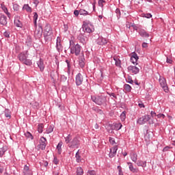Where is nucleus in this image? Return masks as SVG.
I'll use <instances>...</instances> for the list:
<instances>
[{
    "instance_id": "aec40b11",
    "label": "nucleus",
    "mask_w": 175,
    "mask_h": 175,
    "mask_svg": "<svg viewBox=\"0 0 175 175\" xmlns=\"http://www.w3.org/2000/svg\"><path fill=\"white\" fill-rule=\"evenodd\" d=\"M37 64L38 68H40V72H43L44 70V63L43 59H40L39 61L37 62Z\"/></svg>"
},
{
    "instance_id": "09e8293b",
    "label": "nucleus",
    "mask_w": 175,
    "mask_h": 175,
    "mask_svg": "<svg viewBox=\"0 0 175 175\" xmlns=\"http://www.w3.org/2000/svg\"><path fill=\"white\" fill-rule=\"evenodd\" d=\"M54 165H58L59 163V159L57 158V157L54 156L53 161Z\"/></svg>"
},
{
    "instance_id": "393cba45",
    "label": "nucleus",
    "mask_w": 175,
    "mask_h": 175,
    "mask_svg": "<svg viewBox=\"0 0 175 175\" xmlns=\"http://www.w3.org/2000/svg\"><path fill=\"white\" fill-rule=\"evenodd\" d=\"M40 28H41V31L40 30L36 31L35 32V35L36 36V38H38V39H40V38H42V35L43 33V27H42V26H39Z\"/></svg>"
},
{
    "instance_id": "c03bdc74",
    "label": "nucleus",
    "mask_w": 175,
    "mask_h": 175,
    "mask_svg": "<svg viewBox=\"0 0 175 175\" xmlns=\"http://www.w3.org/2000/svg\"><path fill=\"white\" fill-rule=\"evenodd\" d=\"M111 150V152L113 154H117V150H118V146H113L112 148L110 149V150Z\"/></svg>"
},
{
    "instance_id": "680f3d73",
    "label": "nucleus",
    "mask_w": 175,
    "mask_h": 175,
    "mask_svg": "<svg viewBox=\"0 0 175 175\" xmlns=\"http://www.w3.org/2000/svg\"><path fill=\"white\" fill-rule=\"evenodd\" d=\"M170 150V146H165L163 149V152H166L167 151H169Z\"/></svg>"
},
{
    "instance_id": "412c9836",
    "label": "nucleus",
    "mask_w": 175,
    "mask_h": 175,
    "mask_svg": "<svg viewBox=\"0 0 175 175\" xmlns=\"http://www.w3.org/2000/svg\"><path fill=\"white\" fill-rule=\"evenodd\" d=\"M64 144V142H62V141L59 142L56 147V150H57V154L59 155H61V154H62V146Z\"/></svg>"
},
{
    "instance_id": "1a4fd4ad",
    "label": "nucleus",
    "mask_w": 175,
    "mask_h": 175,
    "mask_svg": "<svg viewBox=\"0 0 175 175\" xmlns=\"http://www.w3.org/2000/svg\"><path fill=\"white\" fill-rule=\"evenodd\" d=\"M46 146H47V139L44 137H42L40 139V144L38 145L39 150L42 151L46 150Z\"/></svg>"
},
{
    "instance_id": "13d9d810",
    "label": "nucleus",
    "mask_w": 175,
    "mask_h": 175,
    "mask_svg": "<svg viewBox=\"0 0 175 175\" xmlns=\"http://www.w3.org/2000/svg\"><path fill=\"white\" fill-rule=\"evenodd\" d=\"M88 87V80L86 79V81L84 83L83 87H82V90H85Z\"/></svg>"
},
{
    "instance_id": "f03ea898",
    "label": "nucleus",
    "mask_w": 175,
    "mask_h": 175,
    "mask_svg": "<svg viewBox=\"0 0 175 175\" xmlns=\"http://www.w3.org/2000/svg\"><path fill=\"white\" fill-rule=\"evenodd\" d=\"M29 55L28 51H25L18 55V58L22 64L27 65V66H31L32 65V60L27 59Z\"/></svg>"
},
{
    "instance_id": "423d86ee",
    "label": "nucleus",
    "mask_w": 175,
    "mask_h": 175,
    "mask_svg": "<svg viewBox=\"0 0 175 175\" xmlns=\"http://www.w3.org/2000/svg\"><path fill=\"white\" fill-rule=\"evenodd\" d=\"M69 148H79L80 147V137H75L68 145Z\"/></svg>"
},
{
    "instance_id": "37998d69",
    "label": "nucleus",
    "mask_w": 175,
    "mask_h": 175,
    "mask_svg": "<svg viewBox=\"0 0 175 175\" xmlns=\"http://www.w3.org/2000/svg\"><path fill=\"white\" fill-rule=\"evenodd\" d=\"M115 12L116 13L118 20H119V18H121V10H120L119 8H117Z\"/></svg>"
},
{
    "instance_id": "603ef678",
    "label": "nucleus",
    "mask_w": 175,
    "mask_h": 175,
    "mask_svg": "<svg viewBox=\"0 0 175 175\" xmlns=\"http://www.w3.org/2000/svg\"><path fill=\"white\" fill-rule=\"evenodd\" d=\"M103 3H106V1L105 0L98 1V6H100V8H103Z\"/></svg>"
},
{
    "instance_id": "c9c22d12",
    "label": "nucleus",
    "mask_w": 175,
    "mask_h": 175,
    "mask_svg": "<svg viewBox=\"0 0 175 175\" xmlns=\"http://www.w3.org/2000/svg\"><path fill=\"white\" fill-rule=\"evenodd\" d=\"M152 134V132L148 131V130H146V133L144 135V139L146 140V142H148V140H150V135Z\"/></svg>"
},
{
    "instance_id": "79ce46f5",
    "label": "nucleus",
    "mask_w": 175,
    "mask_h": 175,
    "mask_svg": "<svg viewBox=\"0 0 175 175\" xmlns=\"http://www.w3.org/2000/svg\"><path fill=\"white\" fill-rule=\"evenodd\" d=\"M26 43L27 46H29L31 43H32V38H31L30 36H27V39H26Z\"/></svg>"
},
{
    "instance_id": "dca6fc26",
    "label": "nucleus",
    "mask_w": 175,
    "mask_h": 175,
    "mask_svg": "<svg viewBox=\"0 0 175 175\" xmlns=\"http://www.w3.org/2000/svg\"><path fill=\"white\" fill-rule=\"evenodd\" d=\"M96 42L97 44H99V46H105V44H107V40L103 37H99Z\"/></svg>"
},
{
    "instance_id": "ea45409f",
    "label": "nucleus",
    "mask_w": 175,
    "mask_h": 175,
    "mask_svg": "<svg viewBox=\"0 0 175 175\" xmlns=\"http://www.w3.org/2000/svg\"><path fill=\"white\" fill-rule=\"evenodd\" d=\"M126 118V111H124L121 114H120V119L121 121H125Z\"/></svg>"
},
{
    "instance_id": "72a5a7b5",
    "label": "nucleus",
    "mask_w": 175,
    "mask_h": 175,
    "mask_svg": "<svg viewBox=\"0 0 175 175\" xmlns=\"http://www.w3.org/2000/svg\"><path fill=\"white\" fill-rule=\"evenodd\" d=\"M53 131H54V125L51 124L46 128L45 133H47V135H49V133H51Z\"/></svg>"
},
{
    "instance_id": "6e6d98bb",
    "label": "nucleus",
    "mask_w": 175,
    "mask_h": 175,
    "mask_svg": "<svg viewBox=\"0 0 175 175\" xmlns=\"http://www.w3.org/2000/svg\"><path fill=\"white\" fill-rule=\"evenodd\" d=\"M66 63L67 64L68 70H70V61L66 59Z\"/></svg>"
},
{
    "instance_id": "6e6552de",
    "label": "nucleus",
    "mask_w": 175,
    "mask_h": 175,
    "mask_svg": "<svg viewBox=\"0 0 175 175\" xmlns=\"http://www.w3.org/2000/svg\"><path fill=\"white\" fill-rule=\"evenodd\" d=\"M83 81H84V77L82 73L79 72L75 77V84L79 87L83 84Z\"/></svg>"
},
{
    "instance_id": "cd10ccee",
    "label": "nucleus",
    "mask_w": 175,
    "mask_h": 175,
    "mask_svg": "<svg viewBox=\"0 0 175 175\" xmlns=\"http://www.w3.org/2000/svg\"><path fill=\"white\" fill-rule=\"evenodd\" d=\"M131 157V159L133 161V162H135V163H136L137 162V154L135 153V152H132L130 154Z\"/></svg>"
},
{
    "instance_id": "c85d7f7f",
    "label": "nucleus",
    "mask_w": 175,
    "mask_h": 175,
    "mask_svg": "<svg viewBox=\"0 0 175 175\" xmlns=\"http://www.w3.org/2000/svg\"><path fill=\"white\" fill-rule=\"evenodd\" d=\"M5 151H8V147L6 146H3L0 148V158H2V157H3Z\"/></svg>"
},
{
    "instance_id": "6ab92c4d",
    "label": "nucleus",
    "mask_w": 175,
    "mask_h": 175,
    "mask_svg": "<svg viewBox=\"0 0 175 175\" xmlns=\"http://www.w3.org/2000/svg\"><path fill=\"white\" fill-rule=\"evenodd\" d=\"M23 174L24 175H32V170H29V167L27 165L24 166L23 168Z\"/></svg>"
},
{
    "instance_id": "473e14b6",
    "label": "nucleus",
    "mask_w": 175,
    "mask_h": 175,
    "mask_svg": "<svg viewBox=\"0 0 175 175\" xmlns=\"http://www.w3.org/2000/svg\"><path fill=\"white\" fill-rule=\"evenodd\" d=\"M79 14L81 16H90V14H91V13L88 12L85 10L81 9V10H79Z\"/></svg>"
},
{
    "instance_id": "a211bd4d",
    "label": "nucleus",
    "mask_w": 175,
    "mask_h": 175,
    "mask_svg": "<svg viewBox=\"0 0 175 175\" xmlns=\"http://www.w3.org/2000/svg\"><path fill=\"white\" fill-rule=\"evenodd\" d=\"M137 59H139V56H137V53L133 52L131 57V62L135 64H136V62H137Z\"/></svg>"
},
{
    "instance_id": "39448f33",
    "label": "nucleus",
    "mask_w": 175,
    "mask_h": 175,
    "mask_svg": "<svg viewBox=\"0 0 175 175\" xmlns=\"http://www.w3.org/2000/svg\"><path fill=\"white\" fill-rule=\"evenodd\" d=\"M70 45L71 46L70 47V53L75 54V55H77V56L80 55V53L81 52V46H80V44H72L70 41Z\"/></svg>"
},
{
    "instance_id": "2eb2a0df",
    "label": "nucleus",
    "mask_w": 175,
    "mask_h": 175,
    "mask_svg": "<svg viewBox=\"0 0 175 175\" xmlns=\"http://www.w3.org/2000/svg\"><path fill=\"white\" fill-rule=\"evenodd\" d=\"M78 39L79 42L83 44H85L87 42H88V38L81 33L78 36Z\"/></svg>"
},
{
    "instance_id": "f257e3e1",
    "label": "nucleus",
    "mask_w": 175,
    "mask_h": 175,
    "mask_svg": "<svg viewBox=\"0 0 175 175\" xmlns=\"http://www.w3.org/2000/svg\"><path fill=\"white\" fill-rule=\"evenodd\" d=\"M43 35L45 43H49V42H51V40H53V28H51L50 24L46 23Z\"/></svg>"
},
{
    "instance_id": "f3484780",
    "label": "nucleus",
    "mask_w": 175,
    "mask_h": 175,
    "mask_svg": "<svg viewBox=\"0 0 175 175\" xmlns=\"http://www.w3.org/2000/svg\"><path fill=\"white\" fill-rule=\"evenodd\" d=\"M0 24L1 25H6L8 24V17L4 14L0 16Z\"/></svg>"
},
{
    "instance_id": "49530a36",
    "label": "nucleus",
    "mask_w": 175,
    "mask_h": 175,
    "mask_svg": "<svg viewBox=\"0 0 175 175\" xmlns=\"http://www.w3.org/2000/svg\"><path fill=\"white\" fill-rule=\"evenodd\" d=\"M109 142L110 143V144H112V146H113V144H116V139H114V138L109 137Z\"/></svg>"
},
{
    "instance_id": "864d4df0",
    "label": "nucleus",
    "mask_w": 175,
    "mask_h": 175,
    "mask_svg": "<svg viewBox=\"0 0 175 175\" xmlns=\"http://www.w3.org/2000/svg\"><path fill=\"white\" fill-rule=\"evenodd\" d=\"M55 75H57V72L55 71L51 72V77L52 80H54V79H55Z\"/></svg>"
},
{
    "instance_id": "9d476101",
    "label": "nucleus",
    "mask_w": 175,
    "mask_h": 175,
    "mask_svg": "<svg viewBox=\"0 0 175 175\" xmlns=\"http://www.w3.org/2000/svg\"><path fill=\"white\" fill-rule=\"evenodd\" d=\"M55 47L58 53H61V51L64 50V46H62V40H61V37L59 36L57 37Z\"/></svg>"
},
{
    "instance_id": "4be33fe9",
    "label": "nucleus",
    "mask_w": 175,
    "mask_h": 175,
    "mask_svg": "<svg viewBox=\"0 0 175 175\" xmlns=\"http://www.w3.org/2000/svg\"><path fill=\"white\" fill-rule=\"evenodd\" d=\"M127 165H129V170L132 172V173H137L139 170L133 167V164L131 162H128Z\"/></svg>"
},
{
    "instance_id": "ddd939ff",
    "label": "nucleus",
    "mask_w": 175,
    "mask_h": 175,
    "mask_svg": "<svg viewBox=\"0 0 175 175\" xmlns=\"http://www.w3.org/2000/svg\"><path fill=\"white\" fill-rule=\"evenodd\" d=\"M122 128V124L121 122H115L111 125V131H120Z\"/></svg>"
},
{
    "instance_id": "3c124183",
    "label": "nucleus",
    "mask_w": 175,
    "mask_h": 175,
    "mask_svg": "<svg viewBox=\"0 0 175 175\" xmlns=\"http://www.w3.org/2000/svg\"><path fill=\"white\" fill-rule=\"evenodd\" d=\"M5 167H6V166H5V164H0V173H3Z\"/></svg>"
},
{
    "instance_id": "7c9ffc66",
    "label": "nucleus",
    "mask_w": 175,
    "mask_h": 175,
    "mask_svg": "<svg viewBox=\"0 0 175 175\" xmlns=\"http://www.w3.org/2000/svg\"><path fill=\"white\" fill-rule=\"evenodd\" d=\"M4 116H5V117H6V118H8V120H10V118H12V115H11V113H10V110L5 109L4 111Z\"/></svg>"
},
{
    "instance_id": "8fccbe9b",
    "label": "nucleus",
    "mask_w": 175,
    "mask_h": 175,
    "mask_svg": "<svg viewBox=\"0 0 175 175\" xmlns=\"http://www.w3.org/2000/svg\"><path fill=\"white\" fill-rule=\"evenodd\" d=\"M87 175H96V172L95 170H88Z\"/></svg>"
},
{
    "instance_id": "f704fd0d",
    "label": "nucleus",
    "mask_w": 175,
    "mask_h": 175,
    "mask_svg": "<svg viewBox=\"0 0 175 175\" xmlns=\"http://www.w3.org/2000/svg\"><path fill=\"white\" fill-rule=\"evenodd\" d=\"M23 9H25V10L29 13H32V8L28 4H25L23 7Z\"/></svg>"
},
{
    "instance_id": "4468645a",
    "label": "nucleus",
    "mask_w": 175,
    "mask_h": 175,
    "mask_svg": "<svg viewBox=\"0 0 175 175\" xmlns=\"http://www.w3.org/2000/svg\"><path fill=\"white\" fill-rule=\"evenodd\" d=\"M159 83L161 87H162V88H163L165 92H167L168 89H167V85L166 84V79H159Z\"/></svg>"
},
{
    "instance_id": "0eeeda50",
    "label": "nucleus",
    "mask_w": 175,
    "mask_h": 175,
    "mask_svg": "<svg viewBox=\"0 0 175 175\" xmlns=\"http://www.w3.org/2000/svg\"><path fill=\"white\" fill-rule=\"evenodd\" d=\"M151 119V117L150 115H145L142 117L138 118L137 120V124H139V125H144V124L148 122V120Z\"/></svg>"
},
{
    "instance_id": "e433bc0d",
    "label": "nucleus",
    "mask_w": 175,
    "mask_h": 175,
    "mask_svg": "<svg viewBox=\"0 0 175 175\" xmlns=\"http://www.w3.org/2000/svg\"><path fill=\"white\" fill-rule=\"evenodd\" d=\"M25 136L27 139H31V140H33V135L29 131H27L25 133Z\"/></svg>"
},
{
    "instance_id": "052dcab7",
    "label": "nucleus",
    "mask_w": 175,
    "mask_h": 175,
    "mask_svg": "<svg viewBox=\"0 0 175 175\" xmlns=\"http://www.w3.org/2000/svg\"><path fill=\"white\" fill-rule=\"evenodd\" d=\"M144 17H146V18H151V17H152V15L150 13L144 14Z\"/></svg>"
},
{
    "instance_id": "69168bd1",
    "label": "nucleus",
    "mask_w": 175,
    "mask_h": 175,
    "mask_svg": "<svg viewBox=\"0 0 175 175\" xmlns=\"http://www.w3.org/2000/svg\"><path fill=\"white\" fill-rule=\"evenodd\" d=\"M74 14H75V16H76V17H77L79 16V14H80V10H75Z\"/></svg>"
},
{
    "instance_id": "4c0bfd02",
    "label": "nucleus",
    "mask_w": 175,
    "mask_h": 175,
    "mask_svg": "<svg viewBox=\"0 0 175 175\" xmlns=\"http://www.w3.org/2000/svg\"><path fill=\"white\" fill-rule=\"evenodd\" d=\"M72 142V135L69 134L67 137H65V142L66 144H70V142Z\"/></svg>"
},
{
    "instance_id": "bf43d9fd",
    "label": "nucleus",
    "mask_w": 175,
    "mask_h": 175,
    "mask_svg": "<svg viewBox=\"0 0 175 175\" xmlns=\"http://www.w3.org/2000/svg\"><path fill=\"white\" fill-rule=\"evenodd\" d=\"M68 80V77L65 75H61V81H66Z\"/></svg>"
},
{
    "instance_id": "5701e85b",
    "label": "nucleus",
    "mask_w": 175,
    "mask_h": 175,
    "mask_svg": "<svg viewBox=\"0 0 175 175\" xmlns=\"http://www.w3.org/2000/svg\"><path fill=\"white\" fill-rule=\"evenodd\" d=\"M113 61H115L116 66L121 68V60L120 59V57H118V56H114Z\"/></svg>"
},
{
    "instance_id": "a19ab883",
    "label": "nucleus",
    "mask_w": 175,
    "mask_h": 175,
    "mask_svg": "<svg viewBox=\"0 0 175 175\" xmlns=\"http://www.w3.org/2000/svg\"><path fill=\"white\" fill-rule=\"evenodd\" d=\"M14 25L16 27H18V28H21L23 27V23L19 20L14 21Z\"/></svg>"
},
{
    "instance_id": "a878e982",
    "label": "nucleus",
    "mask_w": 175,
    "mask_h": 175,
    "mask_svg": "<svg viewBox=\"0 0 175 175\" xmlns=\"http://www.w3.org/2000/svg\"><path fill=\"white\" fill-rule=\"evenodd\" d=\"M79 152H80V150H78V151L76 152V154H75L76 162L77 163H80V162H81L82 161L81 156L80 155Z\"/></svg>"
},
{
    "instance_id": "b1692460",
    "label": "nucleus",
    "mask_w": 175,
    "mask_h": 175,
    "mask_svg": "<svg viewBox=\"0 0 175 175\" xmlns=\"http://www.w3.org/2000/svg\"><path fill=\"white\" fill-rule=\"evenodd\" d=\"M85 58H84V56H81L79 58V65L80 66V68H84V66H85Z\"/></svg>"
},
{
    "instance_id": "0e129e2a",
    "label": "nucleus",
    "mask_w": 175,
    "mask_h": 175,
    "mask_svg": "<svg viewBox=\"0 0 175 175\" xmlns=\"http://www.w3.org/2000/svg\"><path fill=\"white\" fill-rule=\"evenodd\" d=\"M157 116L158 118H165V115L163 113H159Z\"/></svg>"
},
{
    "instance_id": "2f4dec72",
    "label": "nucleus",
    "mask_w": 175,
    "mask_h": 175,
    "mask_svg": "<svg viewBox=\"0 0 175 175\" xmlns=\"http://www.w3.org/2000/svg\"><path fill=\"white\" fill-rule=\"evenodd\" d=\"M137 166H142V167H146V166H147V161H143L139 160L137 162Z\"/></svg>"
},
{
    "instance_id": "4d7b16f0",
    "label": "nucleus",
    "mask_w": 175,
    "mask_h": 175,
    "mask_svg": "<svg viewBox=\"0 0 175 175\" xmlns=\"http://www.w3.org/2000/svg\"><path fill=\"white\" fill-rule=\"evenodd\" d=\"M108 95L109 96H112L113 98H114L115 99H118V97L116 96V94L114 93H110V92H107Z\"/></svg>"
},
{
    "instance_id": "338daca9",
    "label": "nucleus",
    "mask_w": 175,
    "mask_h": 175,
    "mask_svg": "<svg viewBox=\"0 0 175 175\" xmlns=\"http://www.w3.org/2000/svg\"><path fill=\"white\" fill-rule=\"evenodd\" d=\"M118 172L120 175H122V170L121 169V166H118Z\"/></svg>"
},
{
    "instance_id": "7ed1b4c3",
    "label": "nucleus",
    "mask_w": 175,
    "mask_h": 175,
    "mask_svg": "<svg viewBox=\"0 0 175 175\" xmlns=\"http://www.w3.org/2000/svg\"><path fill=\"white\" fill-rule=\"evenodd\" d=\"M92 100L96 103V105H98V106H102L103 105H106L107 102V98L106 96L103 95L100 96H92Z\"/></svg>"
},
{
    "instance_id": "e2e57ef3",
    "label": "nucleus",
    "mask_w": 175,
    "mask_h": 175,
    "mask_svg": "<svg viewBox=\"0 0 175 175\" xmlns=\"http://www.w3.org/2000/svg\"><path fill=\"white\" fill-rule=\"evenodd\" d=\"M109 158H114V157H116V154H113L112 152H111V150H110V152L109 154Z\"/></svg>"
},
{
    "instance_id": "de8ad7c7",
    "label": "nucleus",
    "mask_w": 175,
    "mask_h": 175,
    "mask_svg": "<svg viewBox=\"0 0 175 175\" xmlns=\"http://www.w3.org/2000/svg\"><path fill=\"white\" fill-rule=\"evenodd\" d=\"M40 104L38 102H35L32 104L33 109H39Z\"/></svg>"
},
{
    "instance_id": "5fc2aeb1",
    "label": "nucleus",
    "mask_w": 175,
    "mask_h": 175,
    "mask_svg": "<svg viewBox=\"0 0 175 175\" xmlns=\"http://www.w3.org/2000/svg\"><path fill=\"white\" fill-rule=\"evenodd\" d=\"M3 35L5 38H10V31H5Z\"/></svg>"
},
{
    "instance_id": "9b49d317",
    "label": "nucleus",
    "mask_w": 175,
    "mask_h": 175,
    "mask_svg": "<svg viewBox=\"0 0 175 175\" xmlns=\"http://www.w3.org/2000/svg\"><path fill=\"white\" fill-rule=\"evenodd\" d=\"M134 29H135V31L138 32L142 38H150V34L144 29L137 27H135Z\"/></svg>"
},
{
    "instance_id": "bb28decb",
    "label": "nucleus",
    "mask_w": 175,
    "mask_h": 175,
    "mask_svg": "<svg viewBox=\"0 0 175 175\" xmlns=\"http://www.w3.org/2000/svg\"><path fill=\"white\" fill-rule=\"evenodd\" d=\"M1 9L4 12V13H5V14H7L8 17H9V18H10V13L9 12V11H8V8H6V5L1 4Z\"/></svg>"
},
{
    "instance_id": "58836bf2",
    "label": "nucleus",
    "mask_w": 175,
    "mask_h": 175,
    "mask_svg": "<svg viewBox=\"0 0 175 175\" xmlns=\"http://www.w3.org/2000/svg\"><path fill=\"white\" fill-rule=\"evenodd\" d=\"M44 128V124H43V123H41V124H38V133H42Z\"/></svg>"
},
{
    "instance_id": "20e7f679",
    "label": "nucleus",
    "mask_w": 175,
    "mask_h": 175,
    "mask_svg": "<svg viewBox=\"0 0 175 175\" xmlns=\"http://www.w3.org/2000/svg\"><path fill=\"white\" fill-rule=\"evenodd\" d=\"M82 29L84 32L91 33L94 32V25L89 21H85L83 23Z\"/></svg>"
},
{
    "instance_id": "774afa93",
    "label": "nucleus",
    "mask_w": 175,
    "mask_h": 175,
    "mask_svg": "<svg viewBox=\"0 0 175 175\" xmlns=\"http://www.w3.org/2000/svg\"><path fill=\"white\" fill-rule=\"evenodd\" d=\"M38 13L34 12L33 13V20H38Z\"/></svg>"
},
{
    "instance_id": "f8f14e48",
    "label": "nucleus",
    "mask_w": 175,
    "mask_h": 175,
    "mask_svg": "<svg viewBox=\"0 0 175 175\" xmlns=\"http://www.w3.org/2000/svg\"><path fill=\"white\" fill-rule=\"evenodd\" d=\"M127 69L130 73H133V75H137L140 72V69L135 66H129Z\"/></svg>"
},
{
    "instance_id": "c756f323",
    "label": "nucleus",
    "mask_w": 175,
    "mask_h": 175,
    "mask_svg": "<svg viewBox=\"0 0 175 175\" xmlns=\"http://www.w3.org/2000/svg\"><path fill=\"white\" fill-rule=\"evenodd\" d=\"M124 90L125 92H131L132 91V86H131L129 84H124Z\"/></svg>"
},
{
    "instance_id": "a18cd8bd",
    "label": "nucleus",
    "mask_w": 175,
    "mask_h": 175,
    "mask_svg": "<svg viewBox=\"0 0 175 175\" xmlns=\"http://www.w3.org/2000/svg\"><path fill=\"white\" fill-rule=\"evenodd\" d=\"M13 9L14 12H18V10H20V5H18V4H14Z\"/></svg>"
}]
</instances>
